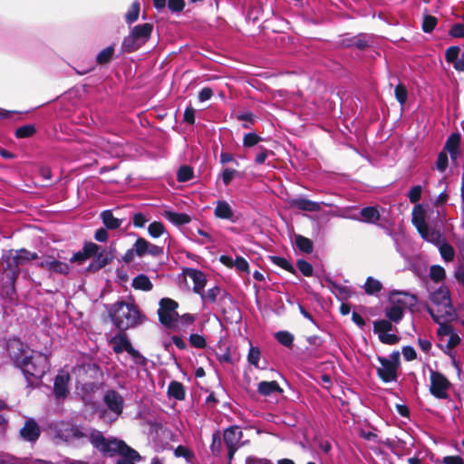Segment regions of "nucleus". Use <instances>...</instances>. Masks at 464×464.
Here are the masks:
<instances>
[{
  "label": "nucleus",
  "instance_id": "1",
  "mask_svg": "<svg viewBox=\"0 0 464 464\" xmlns=\"http://www.w3.org/2000/svg\"><path fill=\"white\" fill-rule=\"evenodd\" d=\"M10 358L24 372L28 382L30 378L41 379L49 370L50 362L47 355L31 351L20 340L14 339L7 343Z\"/></svg>",
  "mask_w": 464,
  "mask_h": 464
},
{
  "label": "nucleus",
  "instance_id": "2",
  "mask_svg": "<svg viewBox=\"0 0 464 464\" xmlns=\"http://www.w3.org/2000/svg\"><path fill=\"white\" fill-rule=\"evenodd\" d=\"M91 442L104 455H120L121 459L117 464H135L140 459V454L123 440L116 438L106 439L100 431H93L91 434Z\"/></svg>",
  "mask_w": 464,
  "mask_h": 464
},
{
  "label": "nucleus",
  "instance_id": "3",
  "mask_svg": "<svg viewBox=\"0 0 464 464\" xmlns=\"http://www.w3.org/2000/svg\"><path fill=\"white\" fill-rule=\"evenodd\" d=\"M38 258L34 252L24 248L19 250H9L3 256V275L5 283L13 285L20 274V267Z\"/></svg>",
  "mask_w": 464,
  "mask_h": 464
},
{
  "label": "nucleus",
  "instance_id": "4",
  "mask_svg": "<svg viewBox=\"0 0 464 464\" xmlns=\"http://www.w3.org/2000/svg\"><path fill=\"white\" fill-rule=\"evenodd\" d=\"M113 324L120 330H127L142 323L144 316L133 302H116L110 310Z\"/></svg>",
  "mask_w": 464,
  "mask_h": 464
},
{
  "label": "nucleus",
  "instance_id": "5",
  "mask_svg": "<svg viewBox=\"0 0 464 464\" xmlns=\"http://www.w3.org/2000/svg\"><path fill=\"white\" fill-rule=\"evenodd\" d=\"M428 310L436 323H440V320L453 321L456 318L449 290L443 286L430 295V305Z\"/></svg>",
  "mask_w": 464,
  "mask_h": 464
},
{
  "label": "nucleus",
  "instance_id": "6",
  "mask_svg": "<svg viewBox=\"0 0 464 464\" xmlns=\"http://www.w3.org/2000/svg\"><path fill=\"white\" fill-rule=\"evenodd\" d=\"M388 299L389 304L385 307V314L395 324L402 319L405 309L411 310L418 303L416 295L398 290L391 291Z\"/></svg>",
  "mask_w": 464,
  "mask_h": 464
},
{
  "label": "nucleus",
  "instance_id": "7",
  "mask_svg": "<svg viewBox=\"0 0 464 464\" xmlns=\"http://www.w3.org/2000/svg\"><path fill=\"white\" fill-rule=\"evenodd\" d=\"M152 25L143 24L135 26L130 34L124 38L122 47L127 52H132L145 44L150 36Z\"/></svg>",
  "mask_w": 464,
  "mask_h": 464
},
{
  "label": "nucleus",
  "instance_id": "8",
  "mask_svg": "<svg viewBox=\"0 0 464 464\" xmlns=\"http://www.w3.org/2000/svg\"><path fill=\"white\" fill-rule=\"evenodd\" d=\"M381 365L377 368L378 376L384 382H395L397 380V370L400 362V353L393 352L389 358L379 357Z\"/></svg>",
  "mask_w": 464,
  "mask_h": 464
},
{
  "label": "nucleus",
  "instance_id": "9",
  "mask_svg": "<svg viewBox=\"0 0 464 464\" xmlns=\"http://www.w3.org/2000/svg\"><path fill=\"white\" fill-rule=\"evenodd\" d=\"M412 223L424 239L430 242H437L439 240L440 233L429 228L425 221V210L420 204L413 208Z\"/></svg>",
  "mask_w": 464,
  "mask_h": 464
},
{
  "label": "nucleus",
  "instance_id": "10",
  "mask_svg": "<svg viewBox=\"0 0 464 464\" xmlns=\"http://www.w3.org/2000/svg\"><path fill=\"white\" fill-rule=\"evenodd\" d=\"M178 303L170 298H162L158 311L160 321L162 324L172 327L178 318Z\"/></svg>",
  "mask_w": 464,
  "mask_h": 464
},
{
  "label": "nucleus",
  "instance_id": "11",
  "mask_svg": "<svg viewBox=\"0 0 464 464\" xmlns=\"http://www.w3.org/2000/svg\"><path fill=\"white\" fill-rule=\"evenodd\" d=\"M430 393L438 399H447L450 383L440 372L430 370Z\"/></svg>",
  "mask_w": 464,
  "mask_h": 464
},
{
  "label": "nucleus",
  "instance_id": "12",
  "mask_svg": "<svg viewBox=\"0 0 464 464\" xmlns=\"http://www.w3.org/2000/svg\"><path fill=\"white\" fill-rule=\"evenodd\" d=\"M53 437L58 441L72 442L83 437V433L75 426L61 422L54 427Z\"/></svg>",
  "mask_w": 464,
  "mask_h": 464
},
{
  "label": "nucleus",
  "instance_id": "13",
  "mask_svg": "<svg viewBox=\"0 0 464 464\" xmlns=\"http://www.w3.org/2000/svg\"><path fill=\"white\" fill-rule=\"evenodd\" d=\"M103 401L109 410L115 415L114 418L110 420H116L123 410V399L121 395L115 391H108L104 395Z\"/></svg>",
  "mask_w": 464,
  "mask_h": 464
},
{
  "label": "nucleus",
  "instance_id": "14",
  "mask_svg": "<svg viewBox=\"0 0 464 464\" xmlns=\"http://www.w3.org/2000/svg\"><path fill=\"white\" fill-rule=\"evenodd\" d=\"M242 435V430L238 427H230L225 430L224 440L228 448L229 459L233 458L238 448Z\"/></svg>",
  "mask_w": 464,
  "mask_h": 464
},
{
  "label": "nucleus",
  "instance_id": "15",
  "mask_svg": "<svg viewBox=\"0 0 464 464\" xmlns=\"http://www.w3.org/2000/svg\"><path fill=\"white\" fill-rule=\"evenodd\" d=\"M134 250L135 254L140 257H142L145 255L159 256L163 253L161 247L150 243L142 237L138 238L134 243Z\"/></svg>",
  "mask_w": 464,
  "mask_h": 464
},
{
  "label": "nucleus",
  "instance_id": "16",
  "mask_svg": "<svg viewBox=\"0 0 464 464\" xmlns=\"http://www.w3.org/2000/svg\"><path fill=\"white\" fill-rule=\"evenodd\" d=\"M70 381V372L67 369H62L57 373L54 380V395L57 399L65 398L68 394V383Z\"/></svg>",
  "mask_w": 464,
  "mask_h": 464
},
{
  "label": "nucleus",
  "instance_id": "17",
  "mask_svg": "<svg viewBox=\"0 0 464 464\" xmlns=\"http://www.w3.org/2000/svg\"><path fill=\"white\" fill-rule=\"evenodd\" d=\"M39 266L44 268L52 273L66 275L70 271V266L67 263L54 259L52 256H46L39 264Z\"/></svg>",
  "mask_w": 464,
  "mask_h": 464
},
{
  "label": "nucleus",
  "instance_id": "18",
  "mask_svg": "<svg viewBox=\"0 0 464 464\" xmlns=\"http://www.w3.org/2000/svg\"><path fill=\"white\" fill-rule=\"evenodd\" d=\"M446 61L452 63L453 67L459 72L464 71V52H460L459 47L450 46L446 50Z\"/></svg>",
  "mask_w": 464,
  "mask_h": 464
},
{
  "label": "nucleus",
  "instance_id": "19",
  "mask_svg": "<svg viewBox=\"0 0 464 464\" xmlns=\"http://www.w3.org/2000/svg\"><path fill=\"white\" fill-rule=\"evenodd\" d=\"M41 433L40 427L34 420L29 419L25 421L24 427L20 430L21 437L27 441L34 442Z\"/></svg>",
  "mask_w": 464,
  "mask_h": 464
},
{
  "label": "nucleus",
  "instance_id": "20",
  "mask_svg": "<svg viewBox=\"0 0 464 464\" xmlns=\"http://www.w3.org/2000/svg\"><path fill=\"white\" fill-rule=\"evenodd\" d=\"M214 215L218 218L227 219L235 222L234 210L230 204L225 200H218L217 202Z\"/></svg>",
  "mask_w": 464,
  "mask_h": 464
},
{
  "label": "nucleus",
  "instance_id": "21",
  "mask_svg": "<svg viewBox=\"0 0 464 464\" xmlns=\"http://www.w3.org/2000/svg\"><path fill=\"white\" fill-rule=\"evenodd\" d=\"M186 276L193 281L194 292L197 294H201L206 285V277L204 274L197 269H188L186 272Z\"/></svg>",
  "mask_w": 464,
  "mask_h": 464
},
{
  "label": "nucleus",
  "instance_id": "22",
  "mask_svg": "<svg viewBox=\"0 0 464 464\" xmlns=\"http://www.w3.org/2000/svg\"><path fill=\"white\" fill-rule=\"evenodd\" d=\"M257 392L263 396H271L274 394H281L283 389L276 381L261 382L258 383Z\"/></svg>",
  "mask_w": 464,
  "mask_h": 464
},
{
  "label": "nucleus",
  "instance_id": "23",
  "mask_svg": "<svg viewBox=\"0 0 464 464\" xmlns=\"http://www.w3.org/2000/svg\"><path fill=\"white\" fill-rule=\"evenodd\" d=\"M111 344L114 352L117 353H121L123 351H127L129 353H134V350L130 343L123 334H119L113 337L111 340Z\"/></svg>",
  "mask_w": 464,
  "mask_h": 464
},
{
  "label": "nucleus",
  "instance_id": "24",
  "mask_svg": "<svg viewBox=\"0 0 464 464\" xmlns=\"http://www.w3.org/2000/svg\"><path fill=\"white\" fill-rule=\"evenodd\" d=\"M291 206L297 208L304 211L314 212V211L321 210L320 203L311 201L309 199L303 198H295V199L292 200Z\"/></svg>",
  "mask_w": 464,
  "mask_h": 464
},
{
  "label": "nucleus",
  "instance_id": "25",
  "mask_svg": "<svg viewBox=\"0 0 464 464\" xmlns=\"http://www.w3.org/2000/svg\"><path fill=\"white\" fill-rule=\"evenodd\" d=\"M459 143L460 135L459 133L451 134L446 142L445 150L450 153L453 160H455L459 155Z\"/></svg>",
  "mask_w": 464,
  "mask_h": 464
},
{
  "label": "nucleus",
  "instance_id": "26",
  "mask_svg": "<svg viewBox=\"0 0 464 464\" xmlns=\"http://www.w3.org/2000/svg\"><path fill=\"white\" fill-rule=\"evenodd\" d=\"M112 256L106 249H101L98 254L94 256V260L90 266L91 269H100L110 263Z\"/></svg>",
  "mask_w": 464,
  "mask_h": 464
},
{
  "label": "nucleus",
  "instance_id": "27",
  "mask_svg": "<svg viewBox=\"0 0 464 464\" xmlns=\"http://www.w3.org/2000/svg\"><path fill=\"white\" fill-rule=\"evenodd\" d=\"M163 217L174 225H185L190 222L191 218L185 213H177L169 210L163 212Z\"/></svg>",
  "mask_w": 464,
  "mask_h": 464
},
{
  "label": "nucleus",
  "instance_id": "28",
  "mask_svg": "<svg viewBox=\"0 0 464 464\" xmlns=\"http://www.w3.org/2000/svg\"><path fill=\"white\" fill-rule=\"evenodd\" d=\"M101 218L104 226L109 229H116L122 224V220L115 218L110 210L103 211L101 214Z\"/></svg>",
  "mask_w": 464,
  "mask_h": 464
},
{
  "label": "nucleus",
  "instance_id": "29",
  "mask_svg": "<svg viewBox=\"0 0 464 464\" xmlns=\"http://www.w3.org/2000/svg\"><path fill=\"white\" fill-rule=\"evenodd\" d=\"M132 286L137 290L150 291L153 285L150 278L145 275H139L132 280Z\"/></svg>",
  "mask_w": 464,
  "mask_h": 464
},
{
  "label": "nucleus",
  "instance_id": "30",
  "mask_svg": "<svg viewBox=\"0 0 464 464\" xmlns=\"http://www.w3.org/2000/svg\"><path fill=\"white\" fill-rule=\"evenodd\" d=\"M362 220L367 223H376L380 219V213L376 208L368 207L361 211Z\"/></svg>",
  "mask_w": 464,
  "mask_h": 464
},
{
  "label": "nucleus",
  "instance_id": "31",
  "mask_svg": "<svg viewBox=\"0 0 464 464\" xmlns=\"http://www.w3.org/2000/svg\"><path fill=\"white\" fill-rule=\"evenodd\" d=\"M168 393L177 400H183L185 398L184 386L179 382H171L169 385Z\"/></svg>",
  "mask_w": 464,
  "mask_h": 464
},
{
  "label": "nucleus",
  "instance_id": "32",
  "mask_svg": "<svg viewBox=\"0 0 464 464\" xmlns=\"http://www.w3.org/2000/svg\"><path fill=\"white\" fill-rule=\"evenodd\" d=\"M363 288L366 294L374 295L382 290V285L379 280L369 276L366 279Z\"/></svg>",
  "mask_w": 464,
  "mask_h": 464
},
{
  "label": "nucleus",
  "instance_id": "33",
  "mask_svg": "<svg viewBox=\"0 0 464 464\" xmlns=\"http://www.w3.org/2000/svg\"><path fill=\"white\" fill-rule=\"evenodd\" d=\"M295 245L296 246L304 253H311L313 251V243L312 241L304 237L303 236L297 235L295 236Z\"/></svg>",
  "mask_w": 464,
  "mask_h": 464
},
{
  "label": "nucleus",
  "instance_id": "34",
  "mask_svg": "<svg viewBox=\"0 0 464 464\" xmlns=\"http://www.w3.org/2000/svg\"><path fill=\"white\" fill-rule=\"evenodd\" d=\"M140 3L135 1L130 5V9L126 13L125 18L128 24H132L138 20L140 14Z\"/></svg>",
  "mask_w": 464,
  "mask_h": 464
},
{
  "label": "nucleus",
  "instance_id": "35",
  "mask_svg": "<svg viewBox=\"0 0 464 464\" xmlns=\"http://www.w3.org/2000/svg\"><path fill=\"white\" fill-rule=\"evenodd\" d=\"M148 232L150 237L157 238L166 233L164 225L161 222L154 221L148 227Z\"/></svg>",
  "mask_w": 464,
  "mask_h": 464
},
{
  "label": "nucleus",
  "instance_id": "36",
  "mask_svg": "<svg viewBox=\"0 0 464 464\" xmlns=\"http://www.w3.org/2000/svg\"><path fill=\"white\" fill-rule=\"evenodd\" d=\"M373 330L378 334L386 333V332H391L392 330V321L391 320L388 321L385 319L375 321L373 323Z\"/></svg>",
  "mask_w": 464,
  "mask_h": 464
},
{
  "label": "nucleus",
  "instance_id": "37",
  "mask_svg": "<svg viewBox=\"0 0 464 464\" xmlns=\"http://www.w3.org/2000/svg\"><path fill=\"white\" fill-rule=\"evenodd\" d=\"M193 177V169L188 166H182L177 173V179L179 182H186Z\"/></svg>",
  "mask_w": 464,
  "mask_h": 464
},
{
  "label": "nucleus",
  "instance_id": "38",
  "mask_svg": "<svg viewBox=\"0 0 464 464\" xmlns=\"http://www.w3.org/2000/svg\"><path fill=\"white\" fill-rule=\"evenodd\" d=\"M450 321H443V320H440V323H438L440 324V327L438 329V335L440 336V342H444L445 339L451 334L453 333V330L451 328V326H450L449 324H447V323H449Z\"/></svg>",
  "mask_w": 464,
  "mask_h": 464
},
{
  "label": "nucleus",
  "instance_id": "39",
  "mask_svg": "<svg viewBox=\"0 0 464 464\" xmlns=\"http://www.w3.org/2000/svg\"><path fill=\"white\" fill-rule=\"evenodd\" d=\"M113 53L114 49L111 46L103 49L97 55V63L101 64L108 63L111 59Z\"/></svg>",
  "mask_w": 464,
  "mask_h": 464
},
{
  "label": "nucleus",
  "instance_id": "40",
  "mask_svg": "<svg viewBox=\"0 0 464 464\" xmlns=\"http://www.w3.org/2000/svg\"><path fill=\"white\" fill-rule=\"evenodd\" d=\"M276 338L281 344L287 347L291 346L294 341V336L290 333L285 331L278 332L276 334Z\"/></svg>",
  "mask_w": 464,
  "mask_h": 464
},
{
  "label": "nucleus",
  "instance_id": "41",
  "mask_svg": "<svg viewBox=\"0 0 464 464\" xmlns=\"http://www.w3.org/2000/svg\"><path fill=\"white\" fill-rule=\"evenodd\" d=\"M189 343L193 347L198 348V349H203L207 345L205 337L203 335H200L198 334H190Z\"/></svg>",
  "mask_w": 464,
  "mask_h": 464
},
{
  "label": "nucleus",
  "instance_id": "42",
  "mask_svg": "<svg viewBox=\"0 0 464 464\" xmlns=\"http://www.w3.org/2000/svg\"><path fill=\"white\" fill-rule=\"evenodd\" d=\"M220 293V289L218 286H214L207 291L206 294H200L201 298L204 302L214 303L217 300L218 295Z\"/></svg>",
  "mask_w": 464,
  "mask_h": 464
},
{
  "label": "nucleus",
  "instance_id": "43",
  "mask_svg": "<svg viewBox=\"0 0 464 464\" xmlns=\"http://www.w3.org/2000/svg\"><path fill=\"white\" fill-rule=\"evenodd\" d=\"M261 353L257 347L251 346L249 349V353L247 355V360L249 363L253 364L255 367L258 368V362L260 360Z\"/></svg>",
  "mask_w": 464,
  "mask_h": 464
},
{
  "label": "nucleus",
  "instance_id": "44",
  "mask_svg": "<svg viewBox=\"0 0 464 464\" xmlns=\"http://www.w3.org/2000/svg\"><path fill=\"white\" fill-rule=\"evenodd\" d=\"M430 276L432 280L440 282L445 277V270L440 266H432L430 267Z\"/></svg>",
  "mask_w": 464,
  "mask_h": 464
},
{
  "label": "nucleus",
  "instance_id": "45",
  "mask_svg": "<svg viewBox=\"0 0 464 464\" xmlns=\"http://www.w3.org/2000/svg\"><path fill=\"white\" fill-rule=\"evenodd\" d=\"M82 250L83 255H85L87 258H90L92 256L94 257L98 254L100 246L92 242H88L83 246Z\"/></svg>",
  "mask_w": 464,
  "mask_h": 464
},
{
  "label": "nucleus",
  "instance_id": "46",
  "mask_svg": "<svg viewBox=\"0 0 464 464\" xmlns=\"http://www.w3.org/2000/svg\"><path fill=\"white\" fill-rule=\"evenodd\" d=\"M271 261L273 264L284 268L286 271L292 272L294 271L293 266L285 258L281 256H271Z\"/></svg>",
  "mask_w": 464,
  "mask_h": 464
},
{
  "label": "nucleus",
  "instance_id": "47",
  "mask_svg": "<svg viewBox=\"0 0 464 464\" xmlns=\"http://www.w3.org/2000/svg\"><path fill=\"white\" fill-rule=\"evenodd\" d=\"M379 339L382 343L387 344H395L399 342V338L394 334H391L390 332L382 333L378 334Z\"/></svg>",
  "mask_w": 464,
  "mask_h": 464
},
{
  "label": "nucleus",
  "instance_id": "48",
  "mask_svg": "<svg viewBox=\"0 0 464 464\" xmlns=\"http://www.w3.org/2000/svg\"><path fill=\"white\" fill-rule=\"evenodd\" d=\"M437 24V19L431 15H426L423 19L422 28L424 32H431Z\"/></svg>",
  "mask_w": 464,
  "mask_h": 464
},
{
  "label": "nucleus",
  "instance_id": "49",
  "mask_svg": "<svg viewBox=\"0 0 464 464\" xmlns=\"http://www.w3.org/2000/svg\"><path fill=\"white\" fill-rule=\"evenodd\" d=\"M34 133V128L32 125H25L16 130L15 135L18 138H27Z\"/></svg>",
  "mask_w": 464,
  "mask_h": 464
},
{
  "label": "nucleus",
  "instance_id": "50",
  "mask_svg": "<svg viewBox=\"0 0 464 464\" xmlns=\"http://www.w3.org/2000/svg\"><path fill=\"white\" fill-rule=\"evenodd\" d=\"M448 349H453L460 343V337L456 333H451L443 342Z\"/></svg>",
  "mask_w": 464,
  "mask_h": 464
},
{
  "label": "nucleus",
  "instance_id": "51",
  "mask_svg": "<svg viewBox=\"0 0 464 464\" xmlns=\"http://www.w3.org/2000/svg\"><path fill=\"white\" fill-rule=\"evenodd\" d=\"M440 252L442 257L447 261L451 260L454 256V249L448 244H442L440 246Z\"/></svg>",
  "mask_w": 464,
  "mask_h": 464
},
{
  "label": "nucleus",
  "instance_id": "52",
  "mask_svg": "<svg viewBox=\"0 0 464 464\" xmlns=\"http://www.w3.org/2000/svg\"><path fill=\"white\" fill-rule=\"evenodd\" d=\"M297 266L302 274L305 276H310L313 274V266L310 263L304 260H299L297 262Z\"/></svg>",
  "mask_w": 464,
  "mask_h": 464
},
{
  "label": "nucleus",
  "instance_id": "53",
  "mask_svg": "<svg viewBox=\"0 0 464 464\" xmlns=\"http://www.w3.org/2000/svg\"><path fill=\"white\" fill-rule=\"evenodd\" d=\"M436 166L440 171H444L446 169L448 166V156L445 151H442L439 154Z\"/></svg>",
  "mask_w": 464,
  "mask_h": 464
},
{
  "label": "nucleus",
  "instance_id": "54",
  "mask_svg": "<svg viewBox=\"0 0 464 464\" xmlns=\"http://www.w3.org/2000/svg\"><path fill=\"white\" fill-rule=\"evenodd\" d=\"M395 96H396V99L398 100V102L401 104H403L407 99V91H406L405 87L401 84L398 85L395 88Z\"/></svg>",
  "mask_w": 464,
  "mask_h": 464
},
{
  "label": "nucleus",
  "instance_id": "55",
  "mask_svg": "<svg viewBox=\"0 0 464 464\" xmlns=\"http://www.w3.org/2000/svg\"><path fill=\"white\" fill-rule=\"evenodd\" d=\"M237 174V172L235 169H225L221 174L224 184L228 185Z\"/></svg>",
  "mask_w": 464,
  "mask_h": 464
},
{
  "label": "nucleus",
  "instance_id": "56",
  "mask_svg": "<svg viewBox=\"0 0 464 464\" xmlns=\"http://www.w3.org/2000/svg\"><path fill=\"white\" fill-rule=\"evenodd\" d=\"M260 140V138L255 133H248L244 137V146L252 147Z\"/></svg>",
  "mask_w": 464,
  "mask_h": 464
},
{
  "label": "nucleus",
  "instance_id": "57",
  "mask_svg": "<svg viewBox=\"0 0 464 464\" xmlns=\"http://www.w3.org/2000/svg\"><path fill=\"white\" fill-rule=\"evenodd\" d=\"M421 196V187L420 186H415L413 187L410 192H409V199L411 203L417 202Z\"/></svg>",
  "mask_w": 464,
  "mask_h": 464
},
{
  "label": "nucleus",
  "instance_id": "58",
  "mask_svg": "<svg viewBox=\"0 0 464 464\" xmlns=\"http://www.w3.org/2000/svg\"><path fill=\"white\" fill-rule=\"evenodd\" d=\"M234 267H236L238 271L247 272L249 266L246 259L241 256H237L235 259Z\"/></svg>",
  "mask_w": 464,
  "mask_h": 464
},
{
  "label": "nucleus",
  "instance_id": "59",
  "mask_svg": "<svg viewBox=\"0 0 464 464\" xmlns=\"http://www.w3.org/2000/svg\"><path fill=\"white\" fill-rule=\"evenodd\" d=\"M168 5L172 12H179L184 8L185 3L184 0H169Z\"/></svg>",
  "mask_w": 464,
  "mask_h": 464
},
{
  "label": "nucleus",
  "instance_id": "60",
  "mask_svg": "<svg viewBox=\"0 0 464 464\" xmlns=\"http://www.w3.org/2000/svg\"><path fill=\"white\" fill-rule=\"evenodd\" d=\"M450 34L453 37H464V24H454L451 27Z\"/></svg>",
  "mask_w": 464,
  "mask_h": 464
},
{
  "label": "nucleus",
  "instance_id": "61",
  "mask_svg": "<svg viewBox=\"0 0 464 464\" xmlns=\"http://www.w3.org/2000/svg\"><path fill=\"white\" fill-rule=\"evenodd\" d=\"M148 222V218L142 213H136L133 216V225L137 227H143Z\"/></svg>",
  "mask_w": 464,
  "mask_h": 464
},
{
  "label": "nucleus",
  "instance_id": "62",
  "mask_svg": "<svg viewBox=\"0 0 464 464\" xmlns=\"http://www.w3.org/2000/svg\"><path fill=\"white\" fill-rule=\"evenodd\" d=\"M402 354L405 360L407 361H412L416 358V352L415 350L411 346H406L402 349Z\"/></svg>",
  "mask_w": 464,
  "mask_h": 464
},
{
  "label": "nucleus",
  "instance_id": "63",
  "mask_svg": "<svg viewBox=\"0 0 464 464\" xmlns=\"http://www.w3.org/2000/svg\"><path fill=\"white\" fill-rule=\"evenodd\" d=\"M445 464H464L462 459L459 456H448L443 459Z\"/></svg>",
  "mask_w": 464,
  "mask_h": 464
},
{
  "label": "nucleus",
  "instance_id": "64",
  "mask_svg": "<svg viewBox=\"0 0 464 464\" xmlns=\"http://www.w3.org/2000/svg\"><path fill=\"white\" fill-rule=\"evenodd\" d=\"M246 464H273V463L266 459H257V458H254V457H249L246 459Z\"/></svg>",
  "mask_w": 464,
  "mask_h": 464
}]
</instances>
